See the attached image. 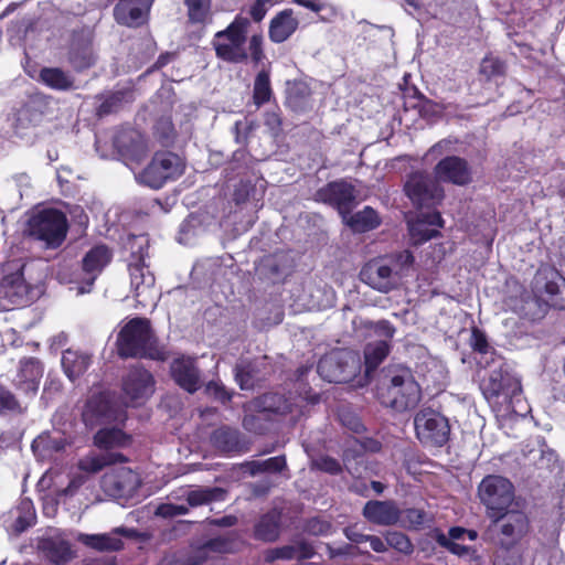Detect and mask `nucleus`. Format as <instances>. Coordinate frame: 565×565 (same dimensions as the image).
I'll return each instance as SVG.
<instances>
[{
  "instance_id": "obj_48",
  "label": "nucleus",
  "mask_w": 565,
  "mask_h": 565,
  "mask_svg": "<svg viewBox=\"0 0 565 565\" xmlns=\"http://www.w3.org/2000/svg\"><path fill=\"white\" fill-rule=\"evenodd\" d=\"M188 18L192 24H204L210 17V0H184Z\"/></svg>"
},
{
  "instance_id": "obj_53",
  "label": "nucleus",
  "mask_w": 565,
  "mask_h": 565,
  "mask_svg": "<svg viewBox=\"0 0 565 565\" xmlns=\"http://www.w3.org/2000/svg\"><path fill=\"white\" fill-rule=\"evenodd\" d=\"M287 466L285 456H276L262 461H253L252 462V472H270L278 473L281 472Z\"/></svg>"
},
{
  "instance_id": "obj_42",
  "label": "nucleus",
  "mask_w": 565,
  "mask_h": 565,
  "mask_svg": "<svg viewBox=\"0 0 565 565\" xmlns=\"http://www.w3.org/2000/svg\"><path fill=\"white\" fill-rule=\"evenodd\" d=\"M391 352L387 340L370 342L364 347V364L366 372L375 371Z\"/></svg>"
},
{
  "instance_id": "obj_15",
  "label": "nucleus",
  "mask_w": 565,
  "mask_h": 565,
  "mask_svg": "<svg viewBox=\"0 0 565 565\" xmlns=\"http://www.w3.org/2000/svg\"><path fill=\"white\" fill-rule=\"evenodd\" d=\"M54 117V99L43 93H34L23 104L17 118V127H36Z\"/></svg>"
},
{
  "instance_id": "obj_13",
  "label": "nucleus",
  "mask_w": 565,
  "mask_h": 565,
  "mask_svg": "<svg viewBox=\"0 0 565 565\" xmlns=\"http://www.w3.org/2000/svg\"><path fill=\"white\" fill-rule=\"evenodd\" d=\"M315 200L338 210L342 215L350 214L356 204L355 186L344 179L328 182L317 190Z\"/></svg>"
},
{
  "instance_id": "obj_22",
  "label": "nucleus",
  "mask_w": 565,
  "mask_h": 565,
  "mask_svg": "<svg viewBox=\"0 0 565 565\" xmlns=\"http://www.w3.org/2000/svg\"><path fill=\"white\" fill-rule=\"evenodd\" d=\"M170 374L175 384L190 394L195 393L201 386L200 370L194 359H174L170 365Z\"/></svg>"
},
{
  "instance_id": "obj_7",
  "label": "nucleus",
  "mask_w": 565,
  "mask_h": 565,
  "mask_svg": "<svg viewBox=\"0 0 565 565\" xmlns=\"http://www.w3.org/2000/svg\"><path fill=\"white\" fill-rule=\"evenodd\" d=\"M404 192L417 210L437 211L445 199V190L426 171L411 173L404 184Z\"/></svg>"
},
{
  "instance_id": "obj_43",
  "label": "nucleus",
  "mask_w": 565,
  "mask_h": 565,
  "mask_svg": "<svg viewBox=\"0 0 565 565\" xmlns=\"http://www.w3.org/2000/svg\"><path fill=\"white\" fill-rule=\"evenodd\" d=\"M348 225L356 233H365L381 225L379 213L371 206L351 215Z\"/></svg>"
},
{
  "instance_id": "obj_40",
  "label": "nucleus",
  "mask_w": 565,
  "mask_h": 565,
  "mask_svg": "<svg viewBox=\"0 0 565 565\" xmlns=\"http://www.w3.org/2000/svg\"><path fill=\"white\" fill-rule=\"evenodd\" d=\"M90 365V358L87 354L66 350L62 355V367L65 375L74 382L82 376Z\"/></svg>"
},
{
  "instance_id": "obj_30",
  "label": "nucleus",
  "mask_w": 565,
  "mask_h": 565,
  "mask_svg": "<svg viewBox=\"0 0 565 565\" xmlns=\"http://www.w3.org/2000/svg\"><path fill=\"white\" fill-rule=\"evenodd\" d=\"M425 225H433L437 227L444 226V220L440 212H422L418 215L417 222L411 227V236L416 244H423L438 235L439 231L436 228H427Z\"/></svg>"
},
{
  "instance_id": "obj_34",
  "label": "nucleus",
  "mask_w": 565,
  "mask_h": 565,
  "mask_svg": "<svg viewBox=\"0 0 565 565\" xmlns=\"http://www.w3.org/2000/svg\"><path fill=\"white\" fill-rule=\"evenodd\" d=\"M38 81L57 92H67L75 88V78L61 67H42Z\"/></svg>"
},
{
  "instance_id": "obj_20",
  "label": "nucleus",
  "mask_w": 565,
  "mask_h": 565,
  "mask_svg": "<svg viewBox=\"0 0 565 565\" xmlns=\"http://www.w3.org/2000/svg\"><path fill=\"white\" fill-rule=\"evenodd\" d=\"M564 281L565 277L554 266L545 265L536 270L531 287L537 298L552 306V298L556 297L558 287Z\"/></svg>"
},
{
  "instance_id": "obj_56",
  "label": "nucleus",
  "mask_w": 565,
  "mask_h": 565,
  "mask_svg": "<svg viewBox=\"0 0 565 565\" xmlns=\"http://www.w3.org/2000/svg\"><path fill=\"white\" fill-rule=\"evenodd\" d=\"M469 344L472 351L479 354H488L491 351L494 352V349L490 345L486 333L477 327L471 329Z\"/></svg>"
},
{
  "instance_id": "obj_12",
  "label": "nucleus",
  "mask_w": 565,
  "mask_h": 565,
  "mask_svg": "<svg viewBox=\"0 0 565 565\" xmlns=\"http://www.w3.org/2000/svg\"><path fill=\"white\" fill-rule=\"evenodd\" d=\"M153 375L140 364L131 365L121 377V392L134 406L142 405L154 393Z\"/></svg>"
},
{
  "instance_id": "obj_24",
  "label": "nucleus",
  "mask_w": 565,
  "mask_h": 565,
  "mask_svg": "<svg viewBox=\"0 0 565 565\" xmlns=\"http://www.w3.org/2000/svg\"><path fill=\"white\" fill-rule=\"evenodd\" d=\"M255 413L263 414L268 419L273 416H285L292 411V404L286 395L280 393H265L250 402Z\"/></svg>"
},
{
  "instance_id": "obj_18",
  "label": "nucleus",
  "mask_w": 565,
  "mask_h": 565,
  "mask_svg": "<svg viewBox=\"0 0 565 565\" xmlns=\"http://www.w3.org/2000/svg\"><path fill=\"white\" fill-rule=\"evenodd\" d=\"M363 518L379 526L396 525L402 519V510L394 500H369L362 509Z\"/></svg>"
},
{
  "instance_id": "obj_21",
  "label": "nucleus",
  "mask_w": 565,
  "mask_h": 565,
  "mask_svg": "<svg viewBox=\"0 0 565 565\" xmlns=\"http://www.w3.org/2000/svg\"><path fill=\"white\" fill-rule=\"evenodd\" d=\"M113 253L108 246L100 244L92 247L82 259V270L85 275L84 281L88 288H81L82 292L89 291L97 277L110 263Z\"/></svg>"
},
{
  "instance_id": "obj_59",
  "label": "nucleus",
  "mask_w": 565,
  "mask_h": 565,
  "mask_svg": "<svg viewBox=\"0 0 565 565\" xmlns=\"http://www.w3.org/2000/svg\"><path fill=\"white\" fill-rule=\"evenodd\" d=\"M267 419V417L259 413L248 414L243 418V427L250 433L264 435L267 431V427L265 426L264 420Z\"/></svg>"
},
{
  "instance_id": "obj_50",
  "label": "nucleus",
  "mask_w": 565,
  "mask_h": 565,
  "mask_svg": "<svg viewBox=\"0 0 565 565\" xmlns=\"http://www.w3.org/2000/svg\"><path fill=\"white\" fill-rule=\"evenodd\" d=\"M19 515L15 518L13 527L17 532H23L35 522V512L32 502L22 500L18 505Z\"/></svg>"
},
{
  "instance_id": "obj_62",
  "label": "nucleus",
  "mask_w": 565,
  "mask_h": 565,
  "mask_svg": "<svg viewBox=\"0 0 565 565\" xmlns=\"http://www.w3.org/2000/svg\"><path fill=\"white\" fill-rule=\"evenodd\" d=\"M190 511L188 504L161 503L156 510V514L164 519H172L178 515L188 514Z\"/></svg>"
},
{
  "instance_id": "obj_6",
  "label": "nucleus",
  "mask_w": 565,
  "mask_h": 565,
  "mask_svg": "<svg viewBox=\"0 0 565 565\" xmlns=\"http://www.w3.org/2000/svg\"><path fill=\"white\" fill-rule=\"evenodd\" d=\"M478 498L488 519L512 508L515 498L513 483L498 475L486 476L478 486Z\"/></svg>"
},
{
  "instance_id": "obj_44",
  "label": "nucleus",
  "mask_w": 565,
  "mask_h": 565,
  "mask_svg": "<svg viewBox=\"0 0 565 565\" xmlns=\"http://www.w3.org/2000/svg\"><path fill=\"white\" fill-rule=\"evenodd\" d=\"M435 540L439 546L446 548L449 553L457 556H469L470 562H479L481 561V555L478 550L471 546L462 545L456 542H452L447 535L440 530H436Z\"/></svg>"
},
{
  "instance_id": "obj_58",
  "label": "nucleus",
  "mask_w": 565,
  "mask_h": 565,
  "mask_svg": "<svg viewBox=\"0 0 565 565\" xmlns=\"http://www.w3.org/2000/svg\"><path fill=\"white\" fill-rule=\"evenodd\" d=\"M305 532L313 536H323L331 533V522L319 516L310 518L305 523Z\"/></svg>"
},
{
  "instance_id": "obj_32",
  "label": "nucleus",
  "mask_w": 565,
  "mask_h": 565,
  "mask_svg": "<svg viewBox=\"0 0 565 565\" xmlns=\"http://www.w3.org/2000/svg\"><path fill=\"white\" fill-rule=\"evenodd\" d=\"M316 551L312 544L306 541H299L294 545H284L269 551L268 561L284 559L305 562L315 556Z\"/></svg>"
},
{
  "instance_id": "obj_60",
  "label": "nucleus",
  "mask_w": 565,
  "mask_h": 565,
  "mask_svg": "<svg viewBox=\"0 0 565 565\" xmlns=\"http://www.w3.org/2000/svg\"><path fill=\"white\" fill-rule=\"evenodd\" d=\"M235 377L242 390H252L257 382L254 369L250 365L236 367Z\"/></svg>"
},
{
  "instance_id": "obj_46",
  "label": "nucleus",
  "mask_w": 565,
  "mask_h": 565,
  "mask_svg": "<svg viewBox=\"0 0 565 565\" xmlns=\"http://www.w3.org/2000/svg\"><path fill=\"white\" fill-rule=\"evenodd\" d=\"M114 146L120 153L134 156L141 147L140 135L134 129L120 130L114 138Z\"/></svg>"
},
{
  "instance_id": "obj_14",
  "label": "nucleus",
  "mask_w": 565,
  "mask_h": 565,
  "mask_svg": "<svg viewBox=\"0 0 565 565\" xmlns=\"http://www.w3.org/2000/svg\"><path fill=\"white\" fill-rule=\"evenodd\" d=\"M117 413L118 409L110 396L105 392H99L87 398L81 416L86 428L93 429L116 422Z\"/></svg>"
},
{
  "instance_id": "obj_55",
  "label": "nucleus",
  "mask_w": 565,
  "mask_h": 565,
  "mask_svg": "<svg viewBox=\"0 0 565 565\" xmlns=\"http://www.w3.org/2000/svg\"><path fill=\"white\" fill-rule=\"evenodd\" d=\"M282 111L276 104L274 108L264 113V125L271 131L274 136H279L282 132Z\"/></svg>"
},
{
  "instance_id": "obj_10",
  "label": "nucleus",
  "mask_w": 565,
  "mask_h": 565,
  "mask_svg": "<svg viewBox=\"0 0 565 565\" xmlns=\"http://www.w3.org/2000/svg\"><path fill=\"white\" fill-rule=\"evenodd\" d=\"M481 392L489 403L511 405L522 393L521 381L503 369L493 370L480 384Z\"/></svg>"
},
{
  "instance_id": "obj_63",
  "label": "nucleus",
  "mask_w": 565,
  "mask_h": 565,
  "mask_svg": "<svg viewBox=\"0 0 565 565\" xmlns=\"http://www.w3.org/2000/svg\"><path fill=\"white\" fill-rule=\"evenodd\" d=\"M402 518L409 529H419L426 521V512L423 509L408 508L402 510Z\"/></svg>"
},
{
  "instance_id": "obj_51",
  "label": "nucleus",
  "mask_w": 565,
  "mask_h": 565,
  "mask_svg": "<svg viewBox=\"0 0 565 565\" xmlns=\"http://www.w3.org/2000/svg\"><path fill=\"white\" fill-rule=\"evenodd\" d=\"M479 73L487 81L505 75V63L499 57L486 56L480 63Z\"/></svg>"
},
{
  "instance_id": "obj_47",
  "label": "nucleus",
  "mask_w": 565,
  "mask_h": 565,
  "mask_svg": "<svg viewBox=\"0 0 565 565\" xmlns=\"http://www.w3.org/2000/svg\"><path fill=\"white\" fill-rule=\"evenodd\" d=\"M153 135L162 146L167 147L173 143L177 137V131L171 116H161L156 120Z\"/></svg>"
},
{
  "instance_id": "obj_36",
  "label": "nucleus",
  "mask_w": 565,
  "mask_h": 565,
  "mask_svg": "<svg viewBox=\"0 0 565 565\" xmlns=\"http://www.w3.org/2000/svg\"><path fill=\"white\" fill-rule=\"evenodd\" d=\"M131 438L127 435L122 429L111 427V428H100L96 431L93 437L94 446L98 449L111 450L114 448H122L130 444Z\"/></svg>"
},
{
  "instance_id": "obj_57",
  "label": "nucleus",
  "mask_w": 565,
  "mask_h": 565,
  "mask_svg": "<svg viewBox=\"0 0 565 565\" xmlns=\"http://www.w3.org/2000/svg\"><path fill=\"white\" fill-rule=\"evenodd\" d=\"M205 393L209 397L223 405H226L233 398V393L227 391V388L222 383L216 381H210L206 384Z\"/></svg>"
},
{
  "instance_id": "obj_29",
  "label": "nucleus",
  "mask_w": 565,
  "mask_h": 565,
  "mask_svg": "<svg viewBox=\"0 0 565 565\" xmlns=\"http://www.w3.org/2000/svg\"><path fill=\"white\" fill-rule=\"evenodd\" d=\"M39 550L44 558L53 565H66L76 556L72 544L66 540L44 539L40 542Z\"/></svg>"
},
{
  "instance_id": "obj_2",
  "label": "nucleus",
  "mask_w": 565,
  "mask_h": 565,
  "mask_svg": "<svg viewBox=\"0 0 565 565\" xmlns=\"http://www.w3.org/2000/svg\"><path fill=\"white\" fill-rule=\"evenodd\" d=\"M489 521L487 533L493 544L504 552L515 550L532 532L531 519L522 509L511 508Z\"/></svg>"
},
{
  "instance_id": "obj_3",
  "label": "nucleus",
  "mask_w": 565,
  "mask_h": 565,
  "mask_svg": "<svg viewBox=\"0 0 565 565\" xmlns=\"http://www.w3.org/2000/svg\"><path fill=\"white\" fill-rule=\"evenodd\" d=\"M154 335L150 320L142 317L130 319L116 338L117 354L121 359L154 358Z\"/></svg>"
},
{
  "instance_id": "obj_23",
  "label": "nucleus",
  "mask_w": 565,
  "mask_h": 565,
  "mask_svg": "<svg viewBox=\"0 0 565 565\" xmlns=\"http://www.w3.org/2000/svg\"><path fill=\"white\" fill-rule=\"evenodd\" d=\"M150 8L134 0H119L114 8V18L120 25L137 29L149 20Z\"/></svg>"
},
{
  "instance_id": "obj_16",
  "label": "nucleus",
  "mask_w": 565,
  "mask_h": 565,
  "mask_svg": "<svg viewBox=\"0 0 565 565\" xmlns=\"http://www.w3.org/2000/svg\"><path fill=\"white\" fill-rule=\"evenodd\" d=\"M434 177L438 183L465 186L472 182V171L465 158L446 156L434 167Z\"/></svg>"
},
{
  "instance_id": "obj_8",
  "label": "nucleus",
  "mask_w": 565,
  "mask_h": 565,
  "mask_svg": "<svg viewBox=\"0 0 565 565\" xmlns=\"http://www.w3.org/2000/svg\"><path fill=\"white\" fill-rule=\"evenodd\" d=\"M317 371L329 383H348L360 373V359L351 351L338 350L322 356Z\"/></svg>"
},
{
  "instance_id": "obj_27",
  "label": "nucleus",
  "mask_w": 565,
  "mask_h": 565,
  "mask_svg": "<svg viewBox=\"0 0 565 565\" xmlns=\"http://www.w3.org/2000/svg\"><path fill=\"white\" fill-rule=\"evenodd\" d=\"M211 445L223 454H241L246 450L245 440L238 429L222 426L211 434Z\"/></svg>"
},
{
  "instance_id": "obj_35",
  "label": "nucleus",
  "mask_w": 565,
  "mask_h": 565,
  "mask_svg": "<svg viewBox=\"0 0 565 565\" xmlns=\"http://www.w3.org/2000/svg\"><path fill=\"white\" fill-rule=\"evenodd\" d=\"M76 541L98 552H118L124 548V542L121 539L114 536L113 531L102 534L79 533L76 536Z\"/></svg>"
},
{
  "instance_id": "obj_33",
  "label": "nucleus",
  "mask_w": 565,
  "mask_h": 565,
  "mask_svg": "<svg viewBox=\"0 0 565 565\" xmlns=\"http://www.w3.org/2000/svg\"><path fill=\"white\" fill-rule=\"evenodd\" d=\"M352 441L353 445L345 447L342 455L344 467L350 475H353L352 461L360 463L359 459L363 458L365 452H379L382 449V444L374 438H353Z\"/></svg>"
},
{
  "instance_id": "obj_52",
  "label": "nucleus",
  "mask_w": 565,
  "mask_h": 565,
  "mask_svg": "<svg viewBox=\"0 0 565 565\" xmlns=\"http://www.w3.org/2000/svg\"><path fill=\"white\" fill-rule=\"evenodd\" d=\"M25 407H22L17 396L7 387L0 386V414H23Z\"/></svg>"
},
{
  "instance_id": "obj_64",
  "label": "nucleus",
  "mask_w": 565,
  "mask_h": 565,
  "mask_svg": "<svg viewBox=\"0 0 565 565\" xmlns=\"http://www.w3.org/2000/svg\"><path fill=\"white\" fill-rule=\"evenodd\" d=\"M263 42L264 40L260 34L252 35L248 41L249 57L255 65H258L265 58Z\"/></svg>"
},
{
  "instance_id": "obj_17",
  "label": "nucleus",
  "mask_w": 565,
  "mask_h": 565,
  "mask_svg": "<svg viewBox=\"0 0 565 565\" xmlns=\"http://www.w3.org/2000/svg\"><path fill=\"white\" fill-rule=\"evenodd\" d=\"M67 62L76 73H83L95 66L97 56L90 34L84 31L73 32L67 49Z\"/></svg>"
},
{
  "instance_id": "obj_11",
  "label": "nucleus",
  "mask_w": 565,
  "mask_h": 565,
  "mask_svg": "<svg viewBox=\"0 0 565 565\" xmlns=\"http://www.w3.org/2000/svg\"><path fill=\"white\" fill-rule=\"evenodd\" d=\"M183 173L180 157L170 151H158L140 173V180L152 189H160L169 180H175Z\"/></svg>"
},
{
  "instance_id": "obj_5",
  "label": "nucleus",
  "mask_w": 565,
  "mask_h": 565,
  "mask_svg": "<svg viewBox=\"0 0 565 565\" xmlns=\"http://www.w3.org/2000/svg\"><path fill=\"white\" fill-rule=\"evenodd\" d=\"M30 235L44 242L49 248H58L66 239L68 221L64 212L54 207L39 211L29 220Z\"/></svg>"
},
{
  "instance_id": "obj_31",
  "label": "nucleus",
  "mask_w": 565,
  "mask_h": 565,
  "mask_svg": "<svg viewBox=\"0 0 565 565\" xmlns=\"http://www.w3.org/2000/svg\"><path fill=\"white\" fill-rule=\"evenodd\" d=\"M280 520L281 514L275 509L260 515L254 525V539L262 542H275L279 536Z\"/></svg>"
},
{
  "instance_id": "obj_28",
  "label": "nucleus",
  "mask_w": 565,
  "mask_h": 565,
  "mask_svg": "<svg viewBox=\"0 0 565 565\" xmlns=\"http://www.w3.org/2000/svg\"><path fill=\"white\" fill-rule=\"evenodd\" d=\"M299 21L294 17L292 9H284L269 22L268 38L273 43L287 41L298 29Z\"/></svg>"
},
{
  "instance_id": "obj_1",
  "label": "nucleus",
  "mask_w": 565,
  "mask_h": 565,
  "mask_svg": "<svg viewBox=\"0 0 565 565\" xmlns=\"http://www.w3.org/2000/svg\"><path fill=\"white\" fill-rule=\"evenodd\" d=\"M377 399L396 412L414 409L422 401V388L409 369L388 370L376 388Z\"/></svg>"
},
{
  "instance_id": "obj_19",
  "label": "nucleus",
  "mask_w": 565,
  "mask_h": 565,
  "mask_svg": "<svg viewBox=\"0 0 565 565\" xmlns=\"http://www.w3.org/2000/svg\"><path fill=\"white\" fill-rule=\"evenodd\" d=\"M44 367L42 362L34 356L20 361V367L14 380V386L26 397L33 398L38 394Z\"/></svg>"
},
{
  "instance_id": "obj_25",
  "label": "nucleus",
  "mask_w": 565,
  "mask_h": 565,
  "mask_svg": "<svg viewBox=\"0 0 565 565\" xmlns=\"http://www.w3.org/2000/svg\"><path fill=\"white\" fill-rule=\"evenodd\" d=\"M312 90L303 79L287 81L285 92V106L292 113H305L311 105Z\"/></svg>"
},
{
  "instance_id": "obj_45",
  "label": "nucleus",
  "mask_w": 565,
  "mask_h": 565,
  "mask_svg": "<svg viewBox=\"0 0 565 565\" xmlns=\"http://www.w3.org/2000/svg\"><path fill=\"white\" fill-rule=\"evenodd\" d=\"M128 96H130V92L124 89L107 94L96 108V116L103 118L118 113L122 108V105L128 102Z\"/></svg>"
},
{
  "instance_id": "obj_61",
  "label": "nucleus",
  "mask_w": 565,
  "mask_h": 565,
  "mask_svg": "<svg viewBox=\"0 0 565 565\" xmlns=\"http://www.w3.org/2000/svg\"><path fill=\"white\" fill-rule=\"evenodd\" d=\"M315 466L318 470L329 473L331 476H338L343 470L340 461L328 455L318 458L315 461Z\"/></svg>"
},
{
  "instance_id": "obj_54",
  "label": "nucleus",
  "mask_w": 565,
  "mask_h": 565,
  "mask_svg": "<svg viewBox=\"0 0 565 565\" xmlns=\"http://www.w3.org/2000/svg\"><path fill=\"white\" fill-rule=\"evenodd\" d=\"M386 544L404 554H411L414 550L411 539L403 532L388 531L385 534Z\"/></svg>"
},
{
  "instance_id": "obj_4",
  "label": "nucleus",
  "mask_w": 565,
  "mask_h": 565,
  "mask_svg": "<svg viewBox=\"0 0 565 565\" xmlns=\"http://www.w3.org/2000/svg\"><path fill=\"white\" fill-rule=\"evenodd\" d=\"M249 24L247 18L236 15L224 30L214 34L212 46L217 58L233 64L247 62L246 41Z\"/></svg>"
},
{
  "instance_id": "obj_49",
  "label": "nucleus",
  "mask_w": 565,
  "mask_h": 565,
  "mask_svg": "<svg viewBox=\"0 0 565 565\" xmlns=\"http://www.w3.org/2000/svg\"><path fill=\"white\" fill-rule=\"evenodd\" d=\"M236 533L231 532L226 535L212 537L204 542L202 550L211 551L214 553H232L236 542Z\"/></svg>"
},
{
  "instance_id": "obj_39",
  "label": "nucleus",
  "mask_w": 565,
  "mask_h": 565,
  "mask_svg": "<svg viewBox=\"0 0 565 565\" xmlns=\"http://www.w3.org/2000/svg\"><path fill=\"white\" fill-rule=\"evenodd\" d=\"M227 491L221 487H199L185 493L184 498L190 508H196L226 499Z\"/></svg>"
},
{
  "instance_id": "obj_41",
  "label": "nucleus",
  "mask_w": 565,
  "mask_h": 565,
  "mask_svg": "<svg viewBox=\"0 0 565 565\" xmlns=\"http://www.w3.org/2000/svg\"><path fill=\"white\" fill-rule=\"evenodd\" d=\"M252 99L257 109L275 99L268 71L262 70L255 76Z\"/></svg>"
},
{
  "instance_id": "obj_38",
  "label": "nucleus",
  "mask_w": 565,
  "mask_h": 565,
  "mask_svg": "<svg viewBox=\"0 0 565 565\" xmlns=\"http://www.w3.org/2000/svg\"><path fill=\"white\" fill-rule=\"evenodd\" d=\"M107 484L115 495L128 497L137 490L140 481L131 469H121L108 478Z\"/></svg>"
},
{
  "instance_id": "obj_9",
  "label": "nucleus",
  "mask_w": 565,
  "mask_h": 565,
  "mask_svg": "<svg viewBox=\"0 0 565 565\" xmlns=\"http://www.w3.org/2000/svg\"><path fill=\"white\" fill-rule=\"evenodd\" d=\"M418 440L426 447L441 448L450 439L448 418L433 409H422L414 418Z\"/></svg>"
},
{
  "instance_id": "obj_26",
  "label": "nucleus",
  "mask_w": 565,
  "mask_h": 565,
  "mask_svg": "<svg viewBox=\"0 0 565 565\" xmlns=\"http://www.w3.org/2000/svg\"><path fill=\"white\" fill-rule=\"evenodd\" d=\"M361 275L372 288L382 292H388L396 286L392 267L381 262L370 263L362 269Z\"/></svg>"
},
{
  "instance_id": "obj_37",
  "label": "nucleus",
  "mask_w": 565,
  "mask_h": 565,
  "mask_svg": "<svg viewBox=\"0 0 565 565\" xmlns=\"http://www.w3.org/2000/svg\"><path fill=\"white\" fill-rule=\"evenodd\" d=\"M128 458L121 452L108 451L102 455L86 456L78 461V469L88 473H97L105 467L125 463Z\"/></svg>"
}]
</instances>
